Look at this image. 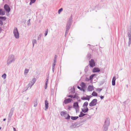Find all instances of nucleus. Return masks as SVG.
<instances>
[{
  "instance_id": "nucleus-1",
  "label": "nucleus",
  "mask_w": 131,
  "mask_h": 131,
  "mask_svg": "<svg viewBox=\"0 0 131 131\" xmlns=\"http://www.w3.org/2000/svg\"><path fill=\"white\" fill-rule=\"evenodd\" d=\"M72 21V15H71V16L69 18V19L67 21V23L66 25V27L65 34V37L68 33L69 30L71 27Z\"/></svg>"
},
{
  "instance_id": "nucleus-2",
  "label": "nucleus",
  "mask_w": 131,
  "mask_h": 131,
  "mask_svg": "<svg viewBox=\"0 0 131 131\" xmlns=\"http://www.w3.org/2000/svg\"><path fill=\"white\" fill-rule=\"evenodd\" d=\"M110 125V119L109 118H107L105 121V124L103 126V131H107L108 127Z\"/></svg>"
},
{
  "instance_id": "nucleus-3",
  "label": "nucleus",
  "mask_w": 131,
  "mask_h": 131,
  "mask_svg": "<svg viewBox=\"0 0 131 131\" xmlns=\"http://www.w3.org/2000/svg\"><path fill=\"white\" fill-rule=\"evenodd\" d=\"M15 60L14 56L12 54L9 56L8 58L7 65L8 66L10 64L14 62Z\"/></svg>"
},
{
  "instance_id": "nucleus-4",
  "label": "nucleus",
  "mask_w": 131,
  "mask_h": 131,
  "mask_svg": "<svg viewBox=\"0 0 131 131\" xmlns=\"http://www.w3.org/2000/svg\"><path fill=\"white\" fill-rule=\"evenodd\" d=\"M36 81V79L35 78H34L28 84L27 86L26 87V90H24L23 92L26 91L28 89L29 87H30V88H31L32 86L35 83Z\"/></svg>"
},
{
  "instance_id": "nucleus-5",
  "label": "nucleus",
  "mask_w": 131,
  "mask_h": 131,
  "mask_svg": "<svg viewBox=\"0 0 131 131\" xmlns=\"http://www.w3.org/2000/svg\"><path fill=\"white\" fill-rule=\"evenodd\" d=\"M13 33L16 39H18L19 38V33L16 27H15L13 30Z\"/></svg>"
},
{
  "instance_id": "nucleus-6",
  "label": "nucleus",
  "mask_w": 131,
  "mask_h": 131,
  "mask_svg": "<svg viewBox=\"0 0 131 131\" xmlns=\"http://www.w3.org/2000/svg\"><path fill=\"white\" fill-rule=\"evenodd\" d=\"M73 107L75 109L76 113H77L79 112V105L78 103V102H76L74 103L73 104Z\"/></svg>"
},
{
  "instance_id": "nucleus-7",
  "label": "nucleus",
  "mask_w": 131,
  "mask_h": 131,
  "mask_svg": "<svg viewBox=\"0 0 131 131\" xmlns=\"http://www.w3.org/2000/svg\"><path fill=\"white\" fill-rule=\"evenodd\" d=\"M97 100L96 99H93L89 103V106H92L95 105L97 104Z\"/></svg>"
},
{
  "instance_id": "nucleus-8",
  "label": "nucleus",
  "mask_w": 131,
  "mask_h": 131,
  "mask_svg": "<svg viewBox=\"0 0 131 131\" xmlns=\"http://www.w3.org/2000/svg\"><path fill=\"white\" fill-rule=\"evenodd\" d=\"M14 110V107L12 108L8 114V119L9 121L11 120L12 116L13 114Z\"/></svg>"
},
{
  "instance_id": "nucleus-9",
  "label": "nucleus",
  "mask_w": 131,
  "mask_h": 131,
  "mask_svg": "<svg viewBox=\"0 0 131 131\" xmlns=\"http://www.w3.org/2000/svg\"><path fill=\"white\" fill-rule=\"evenodd\" d=\"M4 8L6 12L9 13L10 11V8L9 6L7 4H5L4 5Z\"/></svg>"
},
{
  "instance_id": "nucleus-10",
  "label": "nucleus",
  "mask_w": 131,
  "mask_h": 131,
  "mask_svg": "<svg viewBox=\"0 0 131 131\" xmlns=\"http://www.w3.org/2000/svg\"><path fill=\"white\" fill-rule=\"evenodd\" d=\"M89 65L92 68L95 66V62L93 59H91V60L89 61Z\"/></svg>"
},
{
  "instance_id": "nucleus-11",
  "label": "nucleus",
  "mask_w": 131,
  "mask_h": 131,
  "mask_svg": "<svg viewBox=\"0 0 131 131\" xmlns=\"http://www.w3.org/2000/svg\"><path fill=\"white\" fill-rule=\"evenodd\" d=\"M72 100L70 98H68L67 99H65L63 103L65 104H67L69 103H70L71 102Z\"/></svg>"
},
{
  "instance_id": "nucleus-12",
  "label": "nucleus",
  "mask_w": 131,
  "mask_h": 131,
  "mask_svg": "<svg viewBox=\"0 0 131 131\" xmlns=\"http://www.w3.org/2000/svg\"><path fill=\"white\" fill-rule=\"evenodd\" d=\"M81 110L82 112L84 113H85L87 112H88L89 110L87 107H84L83 108H82Z\"/></svg>"
},
{
  "instance_id": "nucleus-13",
  "label": "nucleus",
  "mask_w": 131,
  "mask_h": 131,
  "mask_svg": "<svg viewBox=\"0 0 131 131\" xmlns=\"http://www.w3.org/2000/svg\"><path fill=\"white\" fill-rule=\"evenodd\" d=\"M100 71V70L98 68L95 67L93 69L92 72L93 73L99 72Z\"/></svg>"
},
{
  "instance_id": "nucleus-14",
  "label": "nucleus",
  "mask_w": 131,
  "mask_h": 131,
  "mask_svg": "<svg viewBox=\"0 0 131 131\" xmlns=\"http://www.w3.org/2000/svg\"><path fill=\"white\" fill-rule=\"evenodd\" d=\"M45 111H47L48 107V103L47 100L45 101Z\"/></svg>"
},
{
  "instance_id": "nucleus-15",
  "label": "nucleus",
  "mask_w": 131,
  "mask_h": 131,
  "mask_svg": "<svg viewBox=\"0 0 131 131\" xmlns=\"http://www.w3.org/2000/svg\"><path fill=\"white\" fill-rule=\"evenodd\" d=\"M115 80H116L115 77V76H114L113 78L112 81V85L113 86H114L115 85Z\"/></svg>"
},
{
  "instance_id": "nucleus-16",
  "label": "nucleus",
  "mask_w": 131,
  "mask_h": 131,
  "mask_svg": "<svg viewBox=\"0 0 131 131\" xmlns=\"http://www.w3.org/2000/svg\"><path fill=\"white\" fill-rule=\"evenodd\" d=\"M48 81V77L46 78V82L45 83V89H46L47 88Z\"/></svg>"
},
{
  "instance_id": "nucleus-17",
  "label": "nucleus",
  "mask_w": 131,
  "mask_h": 131,
  "mask_svg": "<svg viewBox=\"0 0 131 131\" xmlns=\"http://www.w3.org/2000/svg\"><path fill=\"white\" fill-rule=\"evenodd\" d=\"M5 14V12L2 8H0V15H3Z\"/></svg>"
},
{
  "instance_id": "nucleus-18",
  "label": "nucleus",
  "mask_w": 131,
  "mask_h": 131,
  "mask_svg": "<svg viewBox=\"0 0 131 131\" xmlns=\"http://www.w3.org/2000/svg\"><path fill=\"white\" fill-rule=\"evenodd\" d=\"M93 90V87L91 85H89L88 88V90L89 91H92Z\"/></svg>"
},
{
  "instance_id": "nucleus-19",
  "label": "nucleus",
  "mask_w": 131,
  "mask_h": 131,
  "mask_svg": "<svg viewBox=\"0 0 131 131\" xmlns=\"http://www.w3.org/2000/svg\"><path fill=\"white\" fill-rule=\"evenodd\" d=\"M60 114L61 116H66L67 115V113L66 111H61L60 113Z\"/></svg>"
},
{
  "instance_id": "nucleus-20",
  "label": "nucleus",
  "mask_w": 131,
  "mask_h": 131,
  "mask_svg": "<svg viewBox=\"0 0 131 131\" xmlns=\"http://www.w3.org/2000/svg\"><path fill=\"white\" fill-rule=\"evenodd\" d=\"M86 114H84L83 113V112H80V114L79 115V116L80 117H82L85 116Z\"/></svg>"
},
{
  "instance_id": "nucleus-21",
  "label": "nucleus",
  "mask_w": 131,
  "mask_h": 131,
  "mask_svg": "<svg viewBox=\"0 0 131 131\" xmlns=\"http://www.w3.org/2000/svg\"><path fill=\"white\" fill-rule=\"evenodd\" d=\"M76 125L77 124L76 123H74L70 126V128L72 129L76 127Z\"/></svg>"
},
{
  "instance_id": "nucleus-22",
  "label": "nucleus",
  "mask_w": 131,
  "mask_h": 131,
  "mask_svg": "<svg viewBox=\"0 0 131 131\" xmlns=\"http://www.w3.org/2000/svg\"><path fill=\"white\" fill-rule=\"evenodd\" d=\"M81 100H88V99H88V97L87 96V95L86 97L83 96L81 98Z\"/></svg>"
},
{
  "instance_id": "nucleus-23",
  "label": "nucleus",
  "mask_w": 131,
  "mask_h": 131,
  "mask_svg": "<svg viewBox=\"0 0 131 131\" xmlns=\"http://www.w3.org/2000/svg\"><path fill=\"white\" fill-rule=\"evenodd\" d=\"M79 118V117L77 116H72L71 117V119L73 120H75L78 119Z\"/></svg>"
},
{
  "instance_id": "nucleus-24",
  "label": "nucleus",
  "mask_w": 131,
  "mask_h": 131,
  "mask_svg": "<svg viewBox=\"0 0 131 131\" xmlns=\"http://www.w3.org/2000/svg\"><path fill=\"white\" fill-rule=\"evenodd\" d=\"M96 75V74H92L91 75L90 77V80H92L93 79V77Z\"/></svg>"
},
{
  "instance_id": "nucleus-25",
  "label": "nucleus",
  "mask_w": 131,
  "mask_h": 131,
  "mask_svg": "<svg viewBox=\"0 0 131 131\" xmlns=\"http://www.w3.org/2000/svg\"><path fill=\"white\" fill-rule=\"evenodd\" d=\"M92 95L93 96H97V94L95 91H93L92 94Z\"/></svg>"
},
{
  "instance_id": "nucleus-26",
  "label": "nucleus",
  "mask_w": 131,
  "mask_h": 131,
  "mask_svg": "<svg viewBox=\"0 0 131 131\" xmlns=\"http://www.w3.org/2000/svg\"><path fill=\"white\" fill-rule=\"evenodd\" d=\"M88 102H85L83 104V105L82 106L83 107H87L88 105Z\"/></svg>"
},
{
  "instance_id": "nucleus-27",
  "label": "nucleus",
  "mask_w": 131,
  "mask_h": 131,
  "mask_svg": "<svg viewBox=\"0 0 131 131\" xmlns=\"http://www.w3.org/2000/svg\"><path fill=\"white\" fill-rule=\"evenodd\" d=\"M80 86L82 88H84L85 86V84L84 82H82L81 83V84L80 85Z\"/></svg>"
},
{
  "instance_id": "nucleus-28",
  "label": "nucleus",
  "mask_w": 131,
  "mask_h": 131,
  "mask_svg": "<svg viewBox=\"0 0 131 131\" xmlns=\"http://www.w3.org/2000/svg\"><path fill=\"white\" fill-rule=\"evenodd\" d=\"M32 43L33 45V47L34 46V44H36L37 43L36 40V39H33L32 41Z\"/></svg>"
},
{
  "instance_id": "nucleus-29",
  "label": "nucleus",
  "mask_w": 131,
  "mask_h": 131,
  "mask_svg": "<svg viewBox=\"0 0 131 131\" xmlns=\"http://www.w3.org/2000/svg\"><path fill=\"white\" fill-rule=\"evenodd\" d=\"M77 88L80 89V90L83 91V92H85V90L83 89V88H81L80 87H79V86H77Z\"/></svg>"
},
{
  "instance_id": "nucleus-30",
  "label": "nucleus",
  "mask_w": 131,
  "mask_h": 131,
  "mask_svg": "<svg viewBox=\"0 0 131 131\" xmlns=\"http://www.w3.org/2000/svg\"><path fill=\"white\" fill-rule=\"evenodd\" d=\"M67 116H66V115L64 116L65 118L67 119H69L70 117V116L68 114H67Z\"/></svg>"
},
{
  "instance_id": "nucleus-31",
  "label": "nucleus",
  "mask_w": 131,
  "mask_h": 131,
  "mask_svg": "<svg viewBox=\"0 0 131 131\" xmlns=\"http://www.w3.org/2000/svg\"><path fill=\"white\" fill-rule=\"evenodd\" d=\"M6 19V17L4 16H0V19L2 20H3L5 21Z\"/></svg>"
},
{
  "instance_id": "nucleus-32",
  "label": "nucleus",
  "mask_w": 131,
  "mask_h": 131,
  "mask_svg": "<svg viewBox=\"0 0 131 131\" xmlns=\"http://www.w3.org/2000/svg\"><path fill=\"white\" fill-rule=\"evenodd\" d=\"M29 71V70L28 69H26L24 71V74L26 75L27 74Z\"/></svg>"
},
{
  "instance_id": "nucleus-33",
  "label": "nucleus",
  "mask_w": 131,
  "mask_h": 131,
  "mask_svg": "<svg viewBox=\"0 0 131 131\" xmlns=\"http://www.w3.org/2000/svg\"><path fill=\"white\" fill-rule=\"evenodd\" d=\"M36 1V0H30L29 5H31L32 4L34 3Z\"/></svg>"
},
{
  "instance_id": "nucleus-34",
  "label": "nucleus",
  "mask_w": 131,
  "mask_h": 131,
  "mask_svg": "<svg viewBox=\"0 0 131 131\" xmlns=\"http://www.w3.org/2000/svg\"><path fill=\"white\" fill-rule=\"evenodd\" d=\"M34 106L36 107L37 105V100L35 101L34 102Z\"/></svg>"
},
{
  "instance_id": "nucleus-35",
  "label": "nucleus",
  "mask_w": 131,
  "mask_h": 131,
  "mask_svg": "<svg viewBox=\"0 0 131 131\" xmlns=\"http://www.w3.org/2000/svg\"><path fill=\"white\" fill-rule=\"evenodd\" d=\"M87 58L89 59L91 58V54L90 53H88L87 56Z\"/></svg>"
},
{
  "instance_id": "nucleus-36",
  "label": "nucleus",
  "mask_w": 131,
  "mask_h": 131,
  "mask_svg": "<svg viewBox=\"0 0 131 131\" xmlns=\"http://www.w3.org/2000/svg\"><path fill=\"white\" fill-rule=\"evenodd\" d=\"M6 74L5 73H4L2 75V77L4 79H5L6 78Z\"/></svg>"
},
{
  "instance_id": "nucleus-37",
  "label": "nucleus",
  "mask_w": 131,
  "mask_h": 131,
  "mask_svg": "<svg viewBox=\"0 0 131 131\" xmlns=\"http://www.w3.org/2000/svg\"><path fill=\"white\" fill-rule=\"evenodd\" d=\"M63 10V8H61L58 10V13L59 14H60V13Z\"/></svg>"
},
{
  "instance_id": "nucleus-38",
  "label": "nucleus",
  "mask_w": 131,
  "mask_h": 131,
  "mask_svg": "<svg viewBox=\"0 0 131 131\" xmlns=\"http://www.w3.org/2000/svg\"><path fill=\"white\" fill-rule=\"evenodd\" d=\"M42 34H40L38 36V40H39V39H40L41 37V36H42Z\"/></svg>"
},
{
  "instance_id": "nucleus-39",
  "label": "nucleus",
  "mask_w": 131,
  "mask_h": 131,
  "mask_svg": "<svg viewBox=\"0 0 131 131\" xmlns=\"http://www.w3.org/2000/svg\"><path fill=\"white\" fill-rule=\"evenodd\" d=\"M48 29H47L46 31H45V36H46L47 35L48 33Z\"/></svg>"
},
{
  "instance_id": "nucleus-40",
  "label": "nucleus",
  "mask_w": 131,
  "mask_h": 131,
  "mask_svg": "<svg viewBox=\"0 0 131 131\" xmlns=\"http://www.w3.org/2000/svg\"><path fill=\"white\" fill-rule=\"evenodd\" d=\"M30 19H29L27 21V25L28 26L30 25Z\"/></svg>"
},
{
  "instance_id": "nucleus-41",
  "label": "nucleus",
  "mask_w": 131,
  "mask_h": 131,
  "mask_svg": "<svg viewBox=\"0 0 131 131\" xmlns=\"http://www.w3.org/2000/svg\"><path fill=\"white\" fill-rule=\"evenodd\" d=\"M3 24V22L2 20H0V25L1 26H2Z\"/></svg>"
},
{
  "instance_id": "nucleus-42",
  "label": "nucleus",
  "mask_w": 131,
  "mask_h": 131,
  "mask_svg": "<svg viewBox=\"0 0 131 131\" xmlns=\"http://www.w3.org/2000/svg\"><path fill=\"white\" fill-rule=\"evenodd\" d=\"M87 96L88 97V99H88V101H89L90 98L92 97V96L91 95H87Z\"/></svg>"
},
{
  "instance_id": "nucleus-43",
  "label": "nucleus",
  "mask_w": 131,
  "mask_h": 131,
  "mask_svg": "<svg viewBox=\"0 0 131 131\" xmlns=\"http://www.w3.org/2000/svg\"><path fill=\"white\" fill-rule=\"evenodd\" d=\"M102 90V89L100 88H98L97 89V91H99V92H100Z\"/></svg>"
},
{
  "instance_id": "nucleus-44",
  "label": "nucleus",
  "mask_w": 131,
  "mask_h": 131,
  "mask_svg": "<svg viewBox=\"0 0 131 131\" xmlns=\"http://www.w3.org/2000/svg\"><path fill=\"white\" fill-rule=\"evenodd\" d=\"M73 95H69L68 97H71V98H73Z\"/></svg>"
},
{
  "instance_id": "nucleus-45",
  "label": "nucleus",
  "mask_w": 131,
  "mask_h": 131,
  "mask_svg": "<svg viewBox=\"0 0 131 131\" xmlns=\"http://www.w3.org/2000/svg\"><path fill=\"white\" fill-rule=\"evenodd\" d=\"M77 94H75L74 95H73V98H74L77 97Z\"/></svg>"
},
{
  "instance_id": "nucleus-46",
  "label": "nucleus",
  "mask_w": 131,
  "mask_h": 131,
  "mask_svg": "<svg viewBox=\"0 0 131 131\" xmlns=\"http://www.w3.org/2000/svg\"><path fill=\"white\" fill-rule=\"evenodd\" d=\"M73 90L71 92L72 93H74L75 92V90L74 88H73Z\"/></svg>"
},
{
  "instance_id": "nucleus-47",
  "label": "nucleus",
  "mask_w": 131,
  "mask_h": 131,
  "mask_svg": "<svg viewBox=\"0 0 131 131\" xmlns=\"http://www.w3.org/2000/svg\"><path fill=\"white\" fill-rule=\"evenodd\" d=\"M72 106H69L68 107V109L69 110H70L71 108H72Z\"/></svg>"
},
{
  "instance_id": "nucleus-48",
  "label": "nucleus",
  "mask_w": 131,
  "mask_h": 131,
  "mask_svg": "<svg viewBox=\"0 0 131 131\" xmlns=\"http://www.w3.org/2000/svg\"><path fill=\"white\" fill-rule=\"evenodd\" d=\"M100 97L101 99H102L104 98V96H102V95H101Z\"/></svg>"
},
{
  "instance_id": "nucleus-49",
  "label": "nucleus",
  "mask_w": 131,
  "mask_h": 131,
  "mask_svg": "<svg viewBox=\"0 0 131 131\" xmlns=\"http://www.w3.org/2000/svg\"><path fill=\"white\" fill-rule=\"evenodd\" d=\"M2 30H3V29H2V28H1V26H0V33L1 32V31Z\"/></svg>"
},
{
  "instance_id": "nucleus-50",
  "label": "nucleus",
  "mask_w": 131,
  "mask_h": 131,
  "mask_svg": "<svg viewBox=\"0 0 131 131\" xmlns=\"http://www.w3.org/2000/svg\"><path fill=\"white\" fill-rule=\"evenodd\" d=\"M55 65H56V62H53V65L55 66Z\"/></svg>"
},
{
  "instance_id": "nucleus-51",
  "label": "nucleus",
  "mask_w": 131,
  "mask_h": 131,
  "mask_svg": "<svg viewBox=\"0 0 131 131\" xmlns=\"http://www.w3.org/2000/svg\"><path fill=\"white\" fill-rule=\"evenodd\" d=\"M13 129L14 131H16V128H15L13 127Z\"/></svg>"
},
{
  "instance_id": "nucleus-52",
  "label": "nucleus",
  "mask_w": 131,
  "mask_h": 131,
  "mask_svg": "<svg viewBox=\"0 0 131 131\" xmlns=\"http://www.w3.org/2000/svg\"><path fill=\"white\" fill-rule=\"evenodd\" d=\"M56 58H54V62H56Z\"/></svg>"
},
{
  "instance_id": "nucleus-53",
  "label": "nucleus",
  "mask_w": 131,
  "mask_h": 131,
  "mask_svg": "<svg viewBox=\"0 0 131 131\" xmlns=\"http://www.w3.org/2000/svg\"><path fill=\"white\" fill-rule=\"evenodd\" d=\"M55 68V66H52V69H54Z\"/></svg>"
},
{
  "instance_id": "nucleus-54",
  "label": "nucleus",
  "mask_w": 131,
  "mask_h": 131,
  "mask_svg": "<svg viewBox=\"0 0 131 131\" xmlns=\"http://www.w3.org/2000/svg\"><path fill=\"white\" fill-rule=\"evenodd\" d=\"M79 98V97L78 96H77V97H76V99H78Z\"/></svg>"
},
{
  "instance_id": "nucleus-55",
  "label": "nucleus",
  "mask_w": 131,
  "mask_h": 131,
  "mask_svg": "<svg viewBox=\"0 0 131 131\" xmlns=\"http://www.w3.org/2000/svg\"><path fill=\"white\" fill-rule=\"evenodd\" d=\"M54 69H52V72L53 73L54 72Z\"/></svg>"
},
{
  "instance_id": "nucleus-56",
  "label": "nucleus",
  "mask_w": 131,
  "mask_h": 131,
  "mask_svg": "<svg viewBox=\"0 0 131 131\" xmlns=\"http://www.w3.org/2000/svg\"><path fill=\"white\" fill-rule=\"evenodd\" d=\"M57 56L56 55H55V58H57Z\"/></svg>"
},
{
  "instance_id": "nucleus-57",
  "label": "nucleus",
  "mask_w": 131,
  "mask_h": 131,
  "mask_svg": "<svg viewBox=\"0 0 131 131\" xmlns=\"http://www.w3.org/2000/svg\"><path fill=\"white\" fill-rule=\"evenodd\" d=\"M6 120V118H4L3 119V121H5Z\"/></svg>"
},
{
  "instance_id": "nucleus-58",
  "label": "nucleus",
  "mask_w": 131,
  "mask_h": 131,
  "mask_svg": "<svg viewBox=\"0 0 131 131\" xmlns=\"http://www.w3.org/2000/svg\"><path fill=\"white\" fill-rule=\"evenodd\" d=\"M78 101L79 102H80L81 101V100H79Z\"/></svg>"
},
{
  "instance_id": "nucleus-59",
  "label": "nucleus",
  "mask_w": 131,
  "mask_h": 131,
  "mask_svg": "<svg viewBox=\"0 0 131 131\" xmlns=\"http://www.w3.org/2000/svg\"><path fill=\"white\" fill-rule=\"evenodd\" d=\"M2 128V127H0V130Z\"/></svg>"
},
{
  "instance_id": "nucleus-60",
  "label": "nucleus",
  "mask_w": 131,
  "mask_h": 131,
  "mask_svg": "<svg viewBox=\"0 0 131 131\" xmlns=\"http://www.w3.org/2000/svg\"><path fill=\"white\" fill-rule=\"evenodd\" d=\"M28 97L27 98V100H28Z\"/></svg>"
}]
</instances>
